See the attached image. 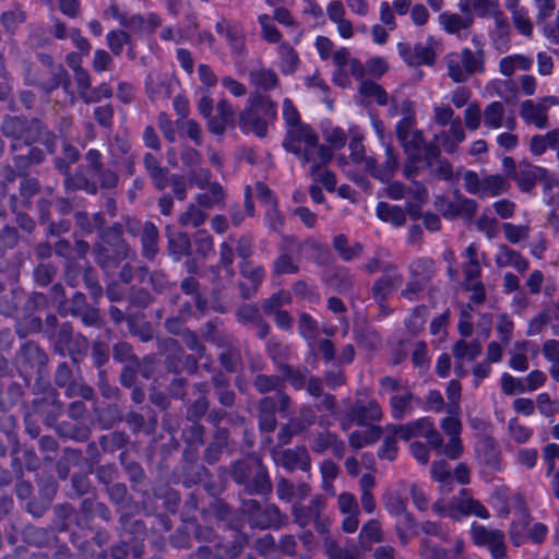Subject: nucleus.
Segmentation results:
<instances>
[{
	"instance_id": "nucleus-1",
	"label": "nucleus",
	"mask_w": 559,
	"mask_h": 559,
	"mask_svg": "<svg viewBox=\"0 0 559 559\" xmlns=\"http://www.w3.org/2000/svg\"><path fill=\"white\" fill-rule=\"evenodd\" d=\"M402 114L403 118L396 124V136L409 159V165L405 167L407 178H411L413 173L420 167L419 164L431 165V160L439 155V147H442L447 153H453L465 140V131L461 119L455 117L448 129L435 134V142L438 146H427L424 144L423 133L414 130L415 111L412 102L404 100L402 103Z\"/></svg>"
},
{
	"instance_id": "nucleus-2",
	"label": "nucleus",
	"mask_w": 559,
	"mask_h": 559,
	"mask_svg": "<svg viewBox=\"0 0 559 559\" xmlns=\"http://www.w3.org/2000/svg\"><path fill=\"white\" fill-rule=\"evenodd\" d=\"M284 147L304 163L312 164L313 169L326 165L333 155L330 147L319 144L318 135L307 124L287 129Z\"/></svg>"
},
{
	"instance_id": "nucleus-3",
	"label": "nucleus",
	"mask_w": 559,
	"mask_h": 559,
	"mask_svg": "<svg viewBox=\"0 0 559 559\" xmlns=\"http://www.w3.org/2000/svg\"><path fill=\"white\" fill-rule=\"evenodd\" d=\"M277 108L269 97L252 95L239 116V128L242 132L255 134L259 138L266 135L267 124L276 119Z\"/></svg>"
},
{
	"instance_id": "nucleus-4",
	"label": "nucleus",
	"mask_w": 559,
	"mask_h": 559,
	"mask_svg": "<svg viewBox=\"0 0 559 559\" xmlns=\"http://www.w3.org/2000/svg\"><path fill=\"white\" fill-rule=\"evenodd\" d=\"M444 61L448 74L455 83H464L471 75L485 72L481 53H475L468 48L448 53Z\"/></svg>"
},
{
	"instance_id": "nucleus-5",
	"label": "nucleus",
	"mask_w": 559,
	"mask_h": 559,
	"mask_svg": "<svg viewBox=\"0 0 559 559\" xmlns=\"http://www.w3.org/2000/svg\"><path fill=\"white\" fill-rule=\"evenodd\" d=\"M432 510L440 516L450 518L460 521L463 518L475 515L480 519H488L487 509L478 501L462 490L459 496L453 497L451 501L445 503L438 500L433 503Z\"/></svg>"
},
{
	"instance_id": "nucleus-6",
	"label": "nucleus",
	"mask_w": 559,
	"mask_h": 559,
	"mask_svg": "<svg viewBox=\"0 0 559 559\" xmlns=\"http://www.w3.org/2000/svg\"><path fill=\"white\" fill-rule=\"evenodd\" d=\"M349 148L353 162L381 181L388 180L397 167V158L389 145L385 147L386 162L384 168L377 167L374 158L366 155L362 142L350 140Z\"/></svg>"
},
{
	"instance_id": "nucleus-7",
	"label": "nucleus",
	"mask_w": 559,
	"mask_h": 559,
	"mask_svg": "<svg viewBox=\"0 0 559 559\" xmlns=\"http://www.w3.org/2000/svg\"><path fill=\"white\" fill-rule=\"evenodd\" d=\"M389 431L395 439L409 440L413 437H423L435 449H440L442 445V437L429 417H423L405 425L390 426Z\"/></svg>"
},
{
	"instance_id": "nucleus-8",
	"label": "nucleus",
	"mask_w": 559,
	"mask_h": 559,
	"mask_svg": "<svg viewBox=\"0 0 559 559\" xmlns=\"http://www.w3.org/2000/svg\"><path fill=\"white\" fill-rule=\"evenodd\" d=\"M333 64V82L343 88L350 86L352 79L360 80L365 74L364 64L357 59H350L345 48L335 50Z\"/></svg>"
},
{
	"instance_id": "nucleus-9",
	"label": "nucleus",
	"mask_w": 559,
	"mask_h": 559,
	"mask_svg": "<svg viewBox=\"0 0 559 559\" xmlns=\"http://www.w3.org/2000/svg\"><path fill=\"white\" fill-rule=\"evenodd\" d=\"M213 110V100L210 93L206 91L202 94L199 103V111L205 118H209V129L212 133L221 135L224 133L225 128L234 119V109L226 100H221L216 106V116L211 117Z\"/></svg>"
},
{
	"instance_id": "nucleus-10",
	"label": "nucleus",
	"mask_w": 559,
	"mask_h": 559,
	"mask_svg": "<svg viewBox=\"0 0 559 559\" xmlns=\"http://www.w3.org/2000/svg\"><path fill=\"white\" fill-rule=\"evenodd\" d=\"M473 543L478 547H487L492 559H502L506 556V542L502 531L488 528L484 525L473 523L471 525Z\"/></svg>"
},
{
	"instance_id": "nucleus-11",
	"label": "nucleus",
	"mask_w": 559,
	"mask_h": 559,
	"mask_svg": "<svg viewBox=\"0 0 559 559\" xmlns=\"http://www.w3.org/2000/svg\"><path fill=\"white\" fill-rule=\"evenodd\" d=\"M559 100L555 96H547L533 100H524L520 106V116L528 124H534L538 129L547 127V111L551 106L558 105Z\"/></svg>"
},
{
	"instance_id": "nucleus-12",
	"label": "nucleus",
	"mask_w": 559,
	"mask_h": 559,
	"mask_svg": "<svg viewBox=\"0 0 559 559\" xmlns=\"http://www.w3.org/2000/svg\"><path fill=\"white\" fill-rule=\"evenodd\" d=\"M385 509L388 512L396 516V530L402 543L415 533V525L411 515L406 512L405 502L400 497L388 495L385 496Z\"/></svg>"
},
{
	"instance_id": "nucleus-13",
	"label": "nucleus",
	"mask_w": 559,
	"mask_h": 559,
	"mask_svg": "<svg viewBox=\"0 0 559 559\" xmlns=\"http://www.w3.org/2000/svg\"><path fill=\"white\" fill-rule=\"evenodd\" d=\"M484 124L489 129L507 128L512 130L516 126V120L513 115L506 116V109L502 103L491 102L483 111Z\"/></svg>"
},
{
	"instance_id": "nucleus-14",
	"label": "nucleus",
	"mask_w": 559,
	"mask_h": 559,
	"mask_svg": "<svg viewBox=\"0 0 559 559\" xmlns=\"http://www.w3.org/2000/svg\"><path fill=\"white\" fill-rule=\"evenodd\" d=\"M273 460L275 464L282 465L288 471H306L309 467V455L304 447L288 450H275L273 451Z\"/></svg>"
},
{
	"instance_id": "nucleus-15",
	"label": "nucleus",
	"mask_w": 559,
	"mask_h": 559,
	"mask_svg": "<svg viewBox=\"0 0 559 559\" xmlns=\"http://www.w3.org/2000/svg\"><path fill=\"white\" fill-rule=\"evenodd\" d=\"M547 170L543 167L532 165L527 162H521L518 171L514 174V180L522 191H530L537 180L546 178Z\"/></svg>"
},
{
	"instance_id": "nucleus-16",
	"label": "nucleus",
	"mask_w": 559,
	"mask_h": 559,
	"mask_svg": "<svg viewBox=\"0 0 559 559\" xmlns=\"http://www.w3.org/2000/svg\"><path fill=\"white\" fill-rule=\"evenodd\" d=\"M257 469V476L262 481L261 490H266L270 488L269 479L265 472L260 466V462L258 460H249L243 462H238L234 465L233 468V477L239 484H245L249 479L252 468Z\"/></svg>"
},
{
	"instance_id": "nucleus-17",
	"label": "nucleus",
	"mask_w": 559,
	"mask_h": 559,
	"mask_svg": "<svg viewBox=\"0 0 559 559\" xmlns=\"http://www.w3.org/2000/svg\"><path fill=\"white\" fill-rule=\"evenodd\" d=\"M173 84L169 75L153 72L147 78L146 90L153 100L165 99L170 95Z\"/></svg>"
},
{
	"instance_id": "nucleus-18",
	"label": "nucleus",
	"mask_w": 559,
	"mask_h": 559,
	"mask_svg": "<svg viewBox=\"0 0 559 559\" xmlns=\"http://www.w3.org/2000/svg\"><path fill=\"white\" fill-rule=\"evenodd\" d=\"M417 402V399L408 391L396 392L390 399L392 416L395 419H402L411 415Z\"/></svg>"
},
{
	"instance_id": "nucleus-19",
	"label": "nucleus",
	"mask_w": 559,
	"mask_h": 559,
	"mask_svg": "<svg viewBox=\"0 0 559 559\" xmlns=\"http://www.w3.org/2000/svg\"><path fill=\"white\" fill-rule=\"evenodd\" d=\"M289 299L290 296L288 293L281 292L264 302V310L267 312H275V322L283 330L290 326V317L285 311H278V308L282 305L287 304Z\"/></svg>"
},
{
	"instance_id": "nucleus-20",
	"label": "nucleus",
	"mask_w": 559,
	"mask_h": 559,
	"mask_svg": "<svg viewBox=\"0 0 559 559\" xmlns=\"http://www.w3.org/2000/svg\"><path fill=\"white\" fill-rule=\"evenodd\" d=\"M473 15H460L457 13L443 12L439 15V23L448 34H460L471 27Z\"/></svg>"
},
{
	"instance_id": "nucleus-21",
	"label": "nucleus",
	"mask_w": 559,
	"mask_h": 559,
	"mask_svg": "<svg viewBox=\"0 0 559 559\" xmlns=\"http://www.w3.org/2000/svg\"><path fill=\"white\" fill-rule=\"evenodd\" d=\"M352 415L358 426H365L369 425V421H379L382 417V411L376 401H370L366 405L357 402L353 408Z\"/></svg>"
},
{
	"instance_id": "nucleus-22",
	"label": "nucleus",
	"mask_w": 559,
	"mask_h": 559,
	"mask_svg": "<svg viewBox=\"0 0 559 559\" xmlns=\"http://www.w3.org/2000/svg\"><path fill=\"white\" fill-rule=\"evenodd\" d=\"M532 66V58L522 53H513L500 59L499 72L504 76H511L515 71H528Z\"/></svg>"
},
{
	"instance_id": "nucleus-23",
	"label": "nucleus",
	"mask_w": 559,
	"mask_h": 559,
	"mask_svg": "<svg viewBox=\"0 0 559 559\" xmlns=\"http://www.w3.org/2000/svg\"><path fill=\"white\" fill-rule=\"evenodd\" d=\"M496 263L499 267L511 266L519 272H523L528 267V261L507 246L499 247L496 254Z\"/></svg>"
},
{
	"instance_id": "nucleus-24",
	"label": "nucleus",
	"mask_w": 559,
	"mask_h": 559,
	"mask_svg": "<svg viewBox=\"0 0 559 559\" xmlns=\"http://www.w3.org/2000/svg\"><path fill=\"white\" fill-rule=\"evenodd\" d=\"M349 436V443L355 449H361L368 444L374 443L381 437V429L374 425L361 426Z\"/></svg>"
},
{
	"instance_id": "nucleus-25",
	"label": "nucleus",
	"mask_w": 559,
	"mask_h": 559,
	"mask_svg": "<svg viewBox=\"0 0 559 559\" xmlns=\"http://www.w3.org/2000/svg\"><path fill=\"white\" fill-rule=\"evenodd\" d=\"M509 188L508 181L500 175H486L483 177L480 198H493L504 193Z\"/></svg>"
},
{
	"instance_id": "nucleus-26",
	"label": "nucleus",
	"mask_w": 559,
	"mask_h": 559,
	"mask_svg": "<svg viewBox=\"0 0 559 559\" xmlns=\"http://www.w3.org/2000/svg\"><path fill=\"white\" fill-rule=\"evenodd\" d=\"M216 32L227 40L235 53L241 51L243 39L238 26H231L226 21H222L216 23Z\"/></svg>"
},
{
	"instance_id": "nucleus-27",
	"label": "nucleus",
	"mask_w": 559,
	"mask_h": 559,
	"mask_svg": "<svg viewBox=\"0 0 559 559\" xmlns=\"http://www.w3.org/2000/svg\"><path fill=\"white\" fill-rule=\"evenodd\" d=\"M280 58V69L284 74H292L296 71L299 57L297 52L288 44H282L277 48Z\"/></svg>"
},
{
	"instance_id": "nucleus-28",
	"label": "nucleus",
	"mask_w": 559,
	"mask_h": 559,
	"mask_svg": "<svg viewBox=\"0 0 559 559\" xmlns=\"http://www.w3.org/2000/svg\"><path fill=\"white\" fill-rule=\"evenodd\" d=\"M431 477L439 484L441 492H449L452 489V475L450 466L445 461L433 462Z\"/></svg>"
},
{
	"instance_id": "nucleus-29",
	"label": "nucleus",
	"mask_w": 559,
	"mask_h": 559,
	"mask_svg": "<svg viewBox=\"0 0 559 559\" xmlns=\"http://www.w3.org/2000/svg\"><path fill=\"white\" fill-rule=\"evenodd\" d=\"M377 216L381 221L391 223L395 226H402L406 221L405 213L401 206L391 205L384 202L378 204Z\"/></svg>"
},
{
	"instance_id": "nucleus-30",
	"label": "nucleus",
	"mask_w": 559,
	"mask_h": 559,
	"mask_svg": "<svg viewBox=\"0 0 559 559\" xmlns=\"http://www.w3.org/2000/svg\"><path fill=\"white\" fill-rule=\"evenodd\" d=\"M359 93L369 100H374L378 105L388 104V94L383 87L372 81L364 80L359 85Z\"/></svg>"
},
{
	"instance_id": "nucleus-31",
	"label": "nucleus",
	"mask_w": 559,
	"mask_h": 559,
	"mask_svg": "<svg viewBox=\"0 0 559 559\" xmlns=\"http://www.w3.org/2000/svg\"><path fill=\"white\" fill-rule=\"evenodd\" d=\"M481 353V346L479 342H471L467 343L465 341H460L455 344L453 354L455 359L459 362H463L465 360L469 361L475 359Z\"/></svg>"
},
{
	"instance_id": "nucleus-32",
	"label": "nucleus",
	"mask_w": 559,
	"mask_h": 559,
	"mask_svg": "<svg viewBox=\"0 0 559 559\" xmlns=\"http://www.w3.org/2000/svg\"><path fill=\"white\" fill-rule=\"evenodd\" d=\"M382 532L379 522L371 520L365 524L359 533V540L362 547L368 548L373 543L380 542Z\"/></svg>"
},
{
	"instance_id": "nucleus-33",
	"label": "nucleus",
	"mask_w": 559,
	"mask_h": 559,
	"mask_svg": "<svg viewBox=\"0 0 559 559\" xmlns=\"http://www.w3.org/2000/svg\"><path fill=\"white\" fill-rule=\"evenodd\" d=\"M464 549V542L459 539L455 542L453 549L450 552H445L439 548H425L421 552L423 559H455L462 558Z\"/></svg>"
},
{
	"instance_id": "nucleus-34",
	"label": "nucleus",
	"mask_w": 559,
	"mask_h": 559,
	"mask_svg": "<svg viewBox=\"0 0 559 559\" xmlns=\"http://www.w3.org/2000/svg\"><path fill=\"white\" fill-rule=\"evenodd\" d=\"M512 23L515 29L525 37H531L533 34L534 25L530 16L528 10H518L511 14Z\"/></svg>"
},
{
	"instance_id": "nucleus-35",
	"label": "nucleus",
	"mask_w": 559,
	"mask_h": 559,
	"mask_svg": "<svg viewBox=\"0 0 559 559\" xmlns=\"http://www.w3.org/2000/svg\"><path fill=\"white\" fill-rule=\"evenodd\" d=\"M557 130L547 132L546 134L534 135L531 139L530 148L531 152L539 156L546 152L547 148H552L556 143Z\"/></svg>"
},
{
	"instance_id": "nucleus-36",
	"label": "nucleus",
	"mask_w": 559,
	"mask_h": 559,
	"mask_svg": "<svg viewBox=\"0 0 559 559\" xmlns=\"http://www.w3.org/2000/svg\"><path fill=\"white\" fill-rule=\"evenodd\" d=\"M145 167L150 173L155 186L158 189H164L167 186L166 173L158 166L156 158L152 154H146L144 158Z\"/></svg>"
},
{
	"instance_id": "nucleus-37",
	"label": "nucleus",
	"mask_w": 559,
	"mask_h": 559,
	"mask_svg": "<svg viewBox=\"0 0 559 559\" xmlns=\"http://www.w3.org/2000/svg\"><path fill=\"white\" fill-rule=\"evenodd\" d=\"M169 250L175 260H179L190 249V239L186 234H169Z\"/></svg>"
},
{
	"instance_id": "nucleus-38",
	"label": "nucleus",
	"mask_w": 559,
	"mask_h": 559,
	"mask_svg": "<svg viewBox=\"0 0 559 559\" xmlns=\"http://www.w3.org/2000/svg\"><path fill=\"white\" fill-rule=\"evenodd\" d=\"M259 25L261 27L262 37L269 43H278L282 38V34L276 28L273 17L267 14H261L258 17Z\"/></svg>"
},
{
	"instance_id": "nucleus-39",
	"label": "nucleus",
	"mask_w": 559,
	"mask_h": 559,
	"mask_svg": "<svg viewBox=\"0 0 559 559\" xmlns=\"http://www.w3.org/2000/svg\"><path fill=\"white\" fill-rule=\"evenodd\" d=\"M508 432L512 440L516 443H526L533 435V430L530 427L521 424L515 417L509 420Z\"/></svg>"
},
{
	"instance_id": "nucleus-40",
	"label": "nucleus",
	"mask_w": 559,
	"mask_h": 559,
	"mask_svg": "<svg viewBox=\"0 0 559 559\" xmlns=\"http://www.w3.org/2000/svg\"><path fill=\"white\" fill-rule=\"evenodd\" d=\"M501 390L507 395L526 393L524 378H515L508 372L502 373Z\"/></svg>"
},
{
	"instance_id": "nucleus-41",
	"label": "nucleus",
	"mask_w": 559,
	"mask_h": 559,
	"mask_svg": "<svg viewBox=\"0 0 559 559\" xmlns=\"http://www.w3.org/2000/svg\"><path fill=\"white\" fill-rule=\"evenodd\" d=\"M299 332L301 336L307 341L309 347L314 349L316 347V336H317V325L312 318L308 314H301L299 318Z\"/></svg>"
},
{
	"instance_id": "nucleus-42",
	"label": "nucleus",
	"mask_w": 559,
	"mask_h": 559,
	"mask_svg": "<svg viewBox=\"0 0 559 559\" xmlns=\"http://www.w3.org/2000/svg\"><path fill=\"white\" fill-rule=\"evenodd\" d=\"M400 284V276L395 273H389L382 276L373 286V295L377 298H383Z\"/></svg>"
},
{
	"instance_id": "nucleus-43",
	"label": "nucleus",
	"mask_w": 559,
	"mask_h": 559,
	"mask_svg": "<svg viewBox=\"0 0 559 559\" xmlns=\"http://www.w3.org/2000/svg\"><path fill=\"white\" fill-rule=\"evenodd\" d=\"M526 342H518L514 345V353L511 355L510 367L519 372H523L528 368V360L526 358Z\"/></svg>"
},
{
	"instance_id": "nucleus-44",
	"label": "nucleus",
	"mask_w": 559,
	"mask_h": 559,
	"mask_svg": "<svg viewBox=\"0 0 559 559\" xmlns=\"http://www.w3.org/2000/svg\"><path fill=\"white\" fill-rule=\"evenodd\" d=\"M461 384L459 381L452 380L447 388V397L449 401L448 413L461 414L460 399H461Z\"/></svg>"
},
{
	"instance_id": "nucleus-45",
	"label": "nucleus",
	"mask_w": 559,
	"mask_h": 559,
	"mask_svg": "<svg viewBox=\"0 0 559 559\" xmlns=\"http://www.w3.org/2000/svg\"><path fill=\"white\" fill-rule=\"evenodd\" d=\"M338 474V466L332 461H324L321 465L322 486L325 491L334 495L333 480Z\"/></svg>"
},
{
	"instance_id": "nucleus-46",
	"label": "nucleus",
	"mask_w": 559,
	"mask_h": 559,
	"mask_svg": "<svg viewBox=\"0 0 559 559\" xmlns=\"http://www.w3.org/2000/svg\"><path fill=\"white\" fill-rule=\"evenodd\" d=\"M503 233L506 238L511 243H519L522 240H525L528 237V226L526 225H514L511 223H504Z\"/></svg>"
},
{
	"instance_id": "nucleus-47",
	"label": "nucleus",
	"mask_w": 559,
	"mask_h": 559,
	"mask_svg": "<svg viewBox=\"0 0 559 559\" xmlns=\"http://www.w3.org/2000/svg\"><path fill=\"white\" fill-rule=\"evenodd\" d=\"M206 189L207 191L200 193L197 200L203 207H211L222 200L223 192L218 183H213Z\"/></svg>"
},
{
	"instance_id": "nucleus-48",
	"label": "nucleus",
	"mask_w": 559,
	"mask_h": 559,
	"mask_svg": "<svg viewBox=\"0 0 559 559\" xmlns=\"http://www.w3.org/2000/svg\"><path fill=\"white\" fill-rule=\"evenodd\" d=\"M253 83L263 88V90H272L277 85V76L271 70H260L252 74Z\"/></svg>"
},
{
	"instance_id": "nucleus-49",
	"label": "nucleus",
	"mask_w": 559,
	"mask_h": 559,
	"mask_svg": "<svg viewBox=\"0 0 559 559\" xmlns=\"http://www.w3.org/2000/svg\"><path fill=\"white\" fill-rule=\"evenodd\" d=\"M499 0H473V12L479 17H489L498 12Z\"/></svg>"
},
{
	"instance_id": "nucleus-50",
	"label": "nucleus",
	"mask_w": 559,
	"mask_h": 559,
	"mask_svg": "<svg viewBox=\"0 0 559 559\" xmlns=\"http://www.w3.org/2000/svg\"><path fill=\"white\" fill-rule=\"evenodd\" d=\"M530 524L528 516L522 513L521 521L513 523L510 528V538L515 546H521L525 542V531Z\"/></svg>"
},
{
	"instance_id": "nucleus-51",
	"label": "nucleus",
	"mask_w": 559,
	"mask_h": 559,
	"mask_svg": "<svg viewBox=\"0 0 559 559\" xmlns=\"http://www.w3.org/2000/svg\"><path fill=\"white\" fill-rule=\"evenodd\" d=\"M334 247L344 260H350L361 251V246L359 243L348 247L347 239L342 235L335 237Z\"/></svg>"
},
{
	"instance_id": "nucleus-52",
	"label": "nucleus",
	"mask_w": 559,
	"mask_h": 559,
	"mask_svg": "<svg viewBox=\"0 0 559 559\" xmlns=\"http://www.w3.org/2000/svg\"><path fill=\"white\" fill-rule=\"evenodd\" d=\"M156 236L157 231L153 224H146L144 228V236H143V250L144 254L147 258H153L156 253Z\"/></svg>"
},
{
	"instance_id": "nucleus-53",
	"label": "nucleus",
	"mask_w": 559,
	"mask_h": 559,
	"mask_svg": "<svg viewBox=\"0 0 559 559\" xmlns=\"http://www.w3.org/2000/svg\"><path fill=\"white\" fill-rule=\"evenodd\" d=\"M535 404L539 414L547 418H551L556 414L557 404L551 400L550 395L546 392L539 393L536 396Z\"/></svg>"
},
{
	"instance_id": "nucleus-54",
	"label": "nucleus",
	"mask_w": 559,
	"mask_h": 559,
	"mask_svg": "<svg viewBox=\"0 0 559 559\" xmlns=\"http://www.w3.org/2000/svg\"><path fill=\"white\" fill-rule=\"evenodd\" d=\"M364 68L371 76L381 78L389 70V64L384 58L376 56L369 58Z\"/></svg>"
},
{
	"instance_id": "nucleus-55",
	"label": "nucleus",
	"mask_w": 559,
	"mask_h": 559,
	"mask_svg": "<svg viewBox=\"0 0 559 559\" xmlns=\"http://www.w3.org/2000/svg\"><path fill=\"white\" fill-rule=\"evenodd\" d=\"M413 58L415 59L414 66L428 64L431 66L435 62L436 55L432 48L423 44H416L414 46Z\"/></svg>"
},
{
	"instance_id": "nucleus-56",
	"label": "nucleus",
	"mask_w": 559,
	"mask_h": 559,
	"mask_svg": "<svg viewBox=\"0 0 559 559\" xmlns=\"http://www.w3.org/2000/svg\"><path fill=\"white\" fill-rule=\"evenodd\" d=\"M282 115L283 119L287 124V129L294 128L295 126H301L299 120V112L297 108L294 106L289 98H285L282 105Z\"/></svg>"
},
{
	"instance_id": "nucleus-57",
	"label": "nucleus",
	"mask_w": 559,
	"mask_h": 559,
	"mask_svg": "<svg viewBox=\"0 0 559 559\" xmlns=\"http://www.w3.org/2000/svg\"><path fill=\"white\" fill-rule=\"evenodd\" d=\"M465 126L469 130H476L480 126L481 110L478 104H469L464 111Z\"/></svg>"
},
{
	"instance_id": "nucleus-58",
	"label": "nucleus",
	"mask_w": 559,
	"mask_h": 559,
	"mask_svg": "<svg viewBox=\"0 0 559 559\" xmlns=\"http://www.w3.org/2000/svg\"><path fill=\"white\" fill-rule=\"evenodd\" d=\"M205 221V213L195 207L194 205H190L188 210L181 214L180 223L182 225H192L194 227L200 226Z\"/></svg>"
},
{
	"instance_id": "nucleus-59",
	"label": "nucleus",
	"mask_w": 559,
	"mask_h": 559,
	"mask_svg": "<svg viewBox=\"0 0 559 559\" xmlns=\"http://www.w3.org/2000/svg\"><path fill=\"white\" fill-rule=\"evenodd\" d=\"M461 414H450L441 421V428L450 437H459L462 430Z\"/></svg>"
},
{
	"instance_id": "nucleus-60",
	"label": "nucleus",
	"mask_w": 559,
	"mask_h": 559,
	"mask_svg": "<svg viewBox=\"0 0 559 559\" xmlns=\"http://www.w3.org/2000/svg\"><path fill=\"white\" fill-rule=\"evenodd\" d=\"M542 32L548 41L559 45V9L556 11L554 20L544 23Z\"/></svg>"
},
{
	"instance_id": "nucleus-61",
	"label": "nucleus",
	"mask_w": 559,
	"mask_h": 559,
	"mask_svg": "<svg viewBox=\"0 0 559 559\" xmlns=\"http://www.w3.org/2000/svg\"><path fill=\"white\" fill-rule=\"evenodd\" d=\"M478 230L484 231L488 238L495 237L498 230V221L484 212L476 222Z\"/></svg>"
},
{
	"instance_id": "nucleus-62",
	"label": "nucleus",
	"mask_w": 559,
	"mask_h": 559,
	"mask_svg": "<svg viewBox=\"0 0 559 559\" xmlns=\"http://www.w3.org/2000/svg\"><path fill=\"white\" fill-rule=\"evenodd\" d=\"M536 8V20L538 23L545 22L552 15L556 9L555 0H538L534 2Z\"/></svg>"
},
{
	"instance_id": "nucleus-63",
	"label": "nucleus",
	"mask_w": 559,
	"mask_h": 559,
	"mask_svg": "<svg viewBox=\"0 0 559 559\" xmlns=\"http://www.w3.org/2000/svg\"><path fill=\"white\" fill-rule=\"evenodd\" d=\"M463 181L468 193L479 197L483 177H479L478 174L473 170H466L463 175Z\"/></svg>"
},
{
	"instance_id": "nucleus-64",
	"label": "nucleus",
	"mask_w": 559,
	"mask_h": 559,
	"mask_svg": "<svg viewBox=\"0 0 559 559\" xmlns=\"http://www.w3.org/2000/svg\"><path fill=\"white\" fill-rule=\"evenodd\" d=\"M433 119L437 124L447 127L455 120L454 111L450 106H436L433 108Z\"/></svg>"
}]
</instances>
